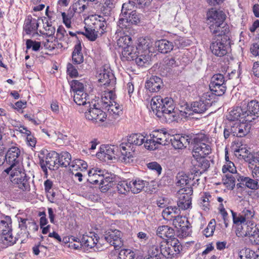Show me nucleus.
I'll return each mask as SVG.
<instances>
[{
  "mask_svg": "<svg viewBox=\"0 0 259 259\" xmlns=\"http://www.w3.org/2000/svg\"><path fill=\"white\" fill-rule=\"evenodd\" d=\"M151 106L157 117H164L167 122L176 120L178 117L177 110L175 109L174 100L171 98L163 99L160 96L152 98Z\"/></svg>",
  "mask_w": 259,
  "mask_h": 259,
  "instance_id": "1",
  "label": "nucleus"
},
{
  "mask_svg": "<svg viewBox=\"0 0 259 259\" xmlns=\"http://www.w3.org/2000/svg\"><path fill=\"white\" fill-rule=\"evenodd\" d=\"M207 15L210 31L217 37L216 38H224L226 35L230 37L229 27L225 22L226 15L223 11L212 9Z\"/></svg>",
  "mask_w": 259,
  "mask_h": 259,
  "instance_id": "2",
  "label": "nucleus"
},
{
  "mask_svg": "<svg viewBox=\"0 0 259 259\" xmlns=\"http://www.w3.org/2000/svg\"><path fill=\"white\" fill-rule=\"evenodd\" d=\"M145 137L141 134L131 135L127 139V141L122 142L119 145L121 155L119 160L125 164H130L134 161L133 153L135 151V146H140L144 143Z\"/></svg>",
  "mask_w": 259,
  "mask_h": 259,
  "instance_id": "3",
  "label": "nucleus"
},
{
  "mask_svg": "<svg viewBox=\"0 0 259 259\" xmlns=\"http://www.w3.org/2000/svg\"><path fill=\"white\" fill-rule=\"evenodd\" d=\"M208 143V138L203 134L194 136L191 140L193 145V155L197 158L205 157L211 152V148Z\"/></svg>",
  "mask_w": 259,
  "mask_h": 259,
  "instance_id": "4",
  "label": "nucleus"
},
{
  "mask_svg": "<svg viewBox=\"0 0 259 259\" xmlns=\"http://www.w3.org/2000/svg\"><path fill=\"white\" fill-rule=\"evenodd\" d=\"M88 108L84 113L87 119L92 121L93 123L100 124L106 119V113L99 108L95 103H89Z\"/></svg>",
  "mask_w": 259,
  "mask_h": 259,
  "instance_id": "5",
  "label": "nucleus"
},
{
  "mask_svg": "<svg viewBox=\"0 0 259 259\" xmlns=\"http://www.w3.org/2000/svg\"><path fill=\"white\" fill-rule=\"evenodd\" d=\"M212 42L210 49L212 54L218 57H223L228 53L230 45V37L226 36L222 38H215Z\"/></svg>",
  "mask_w": 259,
  "mask_h": 259,
  "instance_id": "6",
  "label": "nucleus"
},
{
  "mask_svg": "<svg viewBox=\"0 0 259 259\" xmlns=\"http://www.w3.org/2000/svg\"><path fill=\"white\" fill-rule=\"evenodd\" d=\"M20 150L15 146L10 148L5 154V159L7 163L10 166L5 170V171L9 174L12 170H16L17 168V165L19 164L20 160Z\"/></svg>",
  "mask_w": 259,
  "mask_h": 259,
  "instance_id": "7",
  "label": "nucleus"
},
{
  "mask_svg": "<svg viewBox=\"0 0 259 259\" xmlns=\"http://www.w3.org/2000/svg\"><path fill=\"white\" fill-rule=\"evenodd\" d=\"M118 22V26L125 31L128 32L132 24H137L140 22L141 15L136 11H132L127 15L122 16Z\"/></svg>",
  "mask_w": 259,
  "mask_h": 259,
  "instance_id": "8",
  "label": "nucleus"
},
{
  "mask_svg": "<svg viewBox=\"0 0 259 259\" xmlns=\"http://www.w3.org/2000/svg\"><path fill=\"white\" fill-rule=\"evenodd\" d=\"M210 91L214 93V95L221 96L223 95L226 91V85L223 75L217 74L211 78L209 84Z\"/></svg>",
  "mask_w": 259,
  "mask_h": 259,
  "instance_id": "9",
  "label": "nucleus"
},
{
  "mask_svg": "<svg viewBox=\"0 0 259 259\" xmlns=\"http://www.w3.org/2000/svg\"><path fill=\"white\" fill-rule=\"evenodd\" d=\"M11 177V181L17 184L19 189L23 191H29L30 185L26 174L20 170H12L9 173Z\"/></svg>",
  "mask_w": 259,
  "mask_h": 259,
  "instance_id": "10",
  "label": "nucleus"
},
{
  "mask_svg": "<svg viewBox=\"0 0 259 259\" xmlns=\"http://www.w3.org/2000/svg\"><path fill=\"white\" fill-rule=\"evenodd\" d=\"M122 233L118 230H109L103 237L100 239V241L103 240L106 241L111 245L114 246L116 250L120 248L123 245L122 239Z\"/></svg>",
  "mask_w": 259,
  "mask_h": 259,
  "instance_id": "11",
  "label": "nucleus"
},
{
  "mask_svg": "<svg viewBox=\"0 0 259 259\" xmlns=\"http://www.w3.org/2000/svg\"><path fill=\"white\" fill-rule=\"evenodd\" d=\"M58 153L55 151H51L48 153L46 157L45 160L39 157V164L43 171L47 174L49 168L51 170H54L55 167H59L58 162Z\"/></svg>",
  "mask_w": 259,
  "mask_h": 259,
  "instance_id": "12",
  "label": "nucleus"
},
{
  "mask_svg": "<svg viewBox=\"0 0 259 259\" xmlns=\"http://www.w3.org/2000/svg\"><path fill=\"white\" fill-rule=\"evenodd\" d=\"M188 189H181L179 191V193L181 195L179 197V200L177 202L178 208L182 210H186L189 208L191 205V195L193 193L192 188L187 187Z\"/></svg>",
  "mask_w": 259,
  "mask_h": 259,
  "instance_id": "13",
  "label": "nucleus"
},
{
  "mask_svg": "<svg viewBox=\"0 0 259 259\" xmlns=\"http://www.w3.org/2000/svg\"><path fill=\"white\" fill-rule=\"evenodd\" d=\"M98 81L101 83V85H104L114 89L116 82V78L111 70L107 68L101 69L98 76Z\"/></svg>",
  "mask_w": 259,
  "mask_h": 259,
  "instance_id": "14",
  "label": "nucleus"
},
{
  "mask_svg": "<svg viewBox=\"0 0 259 259\" xmlns=\"http://www.w3.org/2000/svg\"><path fill=\"white\" fill-rule=\"evenodd\" d=\"M115 146L114 145H103L100 147V151L96 154L101 160L107 161L115 158Z\"/></svg>",
  "mask_w": 259,
  "mask_h": 259,
  "instance_id": "15",
  "label": "nucleus"
},
{
  "mask_svg": "<svg viewBox=\"0 0 259 259\" xmlns=\"http://www.w3.org/2000/svg\"><path fill=\"white\" fill-rule=\"evenodd\" d=\"M249 122H236L232 125L233 136L243 137L247 135L250 132L251 125Z\"/></svg>",
  "mask_w": 259,
  "mask_h": 259,
  "instance_id": "16",
  "label": "nucleus"
},
{
  "mask_svg": "<svg viewBox=\"0 0 259 259\" xmlns=\"http://www.w3.org/2000/svg\"><path fill=\"white\" fill-rule=\"evenodd\" d=\"M246 111V108L244 109L239 107L234 108L230 112L228 119L230 120L234 121L241 118L243 119V121L250 122L251 119L249 118L250 117L247 116V114H245Z\"/></svg>",
  "mask_w": 259,
  "mask_h": 259,
  "instance_id": "17",
  "label": "nucleus"
},
{
  "mask_svg": "<svg viewBox=\"0 0 259 259\" xmlns=\"http://www.w3.org/2000/svg\"><path fill=\"white\" fill-rule=\"evenodd\" d=\"M246 112L247 116L249 117L250 122L259 117V101L253 100L249 102L246 108Z\"/></svg>",
  "mask_w": 259,
  "mask_h": 259,
  "instance_id": "18",
  "label": "nucleus"
},
{
  "mask_svg": "<svg viewBox=\"0 0 259 259\" xmlns=\"http://www.w3.org/2000/svg\"><path fill=\"white\" fill-rule=\"evenodd\" d=\"M192 138H190L189 136H180L176 135L170 139L172 146L175 149H182L186 147L187 145L191 143Z\"/></svg>",
  "mask_w": 259,
  "mask_h": 259,
  "instance_id": "19",
  "label": "nucleus"
},
{
  "mask_svg": "<svg viewBox=\"0 0 259 259\" xmlns=\"http://www.w3.org/2000/svg\"><path fill=\"white\" fill-rule=\"evenodd\" d=\"M164 87L162 79L158 76H152L146 82L145 87L150 92H157Z\"/></svg>",
  "mask_w": 259,
  "mask_h": 259,
  "instance_id": "20",
  "label": "nucleus"
},
{
  "mask_svg": "<svg viewBox=\"0 0 259 259\" xmlns=\"http://www.w3.org/2000/svg\"><path fill=\"white\" fill-rule=\"evenodd\" d=\"M210 166L209 160L204 158V157H200L199 160L196 161V163L194 165V168L192 169V174L195 176L201 175Z\"/></svg>",
  "mask_w": 259,
  "mask_h": 259,
  "instance_id": "21",
  "label": "nucleus"
},
{
  "mask_svg": "<svg viewBox=\"0 0 259 259\" xmlns=\"http://www.w3.org/2000/svg\"><path fill=\"white\" fill-rule=\"evenodd\" d=\"M90 236L83 235L81 240V243L82 244V246L90 248H92L95 246L98 247L99 245L101 244L100 239L99 241L98 236L95 234L90 233Z\"/></svg>",
  "mask_w": 259,
  "mask_h": 259,
  "instance_id": "22",
  "label": "nucleus"
},
{
  "mask_svg": "<svg viewBox=\"0 0 259 259\" xmlns=\"http://www.w3.org/2000/svg\"><path fill=\"white\" fill-rule=\"evenodd\" d=\"M211 106L210 103H205L201 99L198 101H195L191 104V105L187 107L190 111L197 114L203 113L208 107Z\"/></svg>",
  "mask_w": 259,
  "mask_h": 259,
  "instance_id": "23",
  "label": "nucleus"
},
{
  "mask_svg": "<svg viewBox=\"0 0 259 259\" xmlns=\"http://www.w3.org/2000/svg\"><path fill=\"white\" fill-rule=\"evenodd\" d=\"M130 191L133 194L140 193L146 186L148 185V182L143 180L137 178L129 182Z\"/></svg>",
  "mask_w": 259,
  "mask_h": 259,
  "instance_id": "24",
  "label": "nucleus"
},
{
  "mask_svg": "<svg viewBox=\"0 0 259 259\" xmlns=\"http://www.w3.org/2000/svg\"><path fill=\"white\" fill-rule=\"evenodd\" d=\"M150 136L155 139L159 145H166L170 141V135L163 130L154 131Z\"/></svg>",
  "mask_w": 259,
  "mask_h": 259,
  "instance_id": "25",
  "label": "nucleus"
},
{
  "mask_svg": "<svg viewBox=\"0 0 259 259\" xmlns=\"http://www.w3.org/2000/svg\"><path fill=\"white\" fill-rule=\"evenodd\" d=\"M113 88L107 89L104 91L101 98V102L103 104V107L107 108V107L114 102L116 98V95L113 91Z\"/></svg>",
  "mask_w": 259,
  "mask_h": 259,
  "instance_id": "26",
  "label": "nucleus"
},
{
  "mask_svg": "<svg viewBox=\"0 0 259 259\" xmlns=\"http://www.w3.org/2000/svg\"><path fill=\"white\" fill-rule=\"evenodd\" d=\"M88 181L92 184H99L103 176V171L98 168H93L88 172Z\"/></svg>",
  "mask_w": 259,
  "mask_h": 259,
  "instance_id": "27",
  "label": "nucleus"
},
{
  "mask_svg": "<svg viewBox=\"0 0 259 259\" xmlns=\"http://www.w3.org/2000/svg\"><path fill=\"white\" fill-rule=\"evenodd\" d=\"M155 47L159 52L166 54L172 50L174 45L166 39H160L155 42Z\"/></svg>",
  "mask_w": 259,
  "mask_h": 259,
  "instance_id": "28",
  "label": "nucleus"
},
{
  "mask_svg": "<svg viewBox=\"0 0 259 259\" xmlns=\"http://www.w3.org/2000/svg\"><path fill=\"white\" fill-rule=\"evenodd\" d=\"M191 181V178L188 176L183 172H179L176 177V184L178 186L183 187L182 189H188L187 187H191L189 185Z\"/></svg>",
  "mask_w": 259,
  "mask_h": 259,
  "instance_id": "29",
  "label": "nucleus"
},
{
  "mask_svg": "<svg viewBox=\"0 0 259 259\" xmlns=\"http://www.w3.org/2000/svg\"><path fill=\"white\" fill-rule=\"evenodd\" d=\"M81 45L79 40L75 45L72 53V60L74 64H79L83 62V56L81 53Z\"/></svg>",
  "mask_w": 259,
  "mask_h": 259,
  "instance_id": "30",
  "label": "nucleus"
},
{
  "mask_svg": "<svg viewBox=\"0 0 259 259\" xmlns=\"http://www.w3.org/2000/svg\"><path fill=\"white\" fill-rule=\"evenodd\" d=\"M156 234L161 238H171L175 235V231L172 228L168 226H161L157 228Z\"/></svg>",
  "mask_w": 259,
  "mask_h": 259,
  "instance_id": "31",
  "label": "nucleus"
},
{
  "mask_svg": "<svg viewBox=\"0 0 259 259\" xmlns=\"http://www.w3.org/2000/svg\"><path fill=\"white\" fill-rule=\"evenodd\" d=\"M253 224L251 222H249L247 223L238 225L236 230L237 236L240 237L248 236L250 229L252 228V225H253Z\"/></svg>",
  "mask_w": 259,
  "mask_h": 259,
  "instance_id": "32",
  "label": "nucleus"
},
{
  "mask_svg": "<svg viewBox=\"0 0 259 259\" xmlns=\"http://www.w3.org/2000/svg\"><path fill=\"white\" fill-rule=\"evenodd\" d=\"M71 156L69 153L67 151H62L58 153V166L66 167L68 166L71 165Z\"/></svg>",
  "mask_w": 259,
  "mask_h": 259,
  "instance_id": "33",
  "label": "nucleus"
},
{
  "mask_svg": "<svg viewBox=\"0 0 259 259\" xmlns=\"http://www.w3.org/2000/svg\"><path fill=\"white\" fill-rule=\"evenodd\" d=\"M248 237L252 245H259V226L254 223Z\"/></svg>",
  "mask_w": 259,
  "mask_h": 259,
  "instance_id": "34",
  "label": "nucleus"
},
{
  "mask_svg": "<svg viewBox=\"0 0 259 259\" xmlns=\"http://www.w3.org/2000/svg\"><path fill=\"white\" fill-rule=\"evenodd\" d=\"M89 97L88 94L84 91H79L77 93H74L73 99L74 102L78 105H89L90 102H87Z\"/></svg>",
  "mask_w": 259,
  "mask_h": 259,
  "instance_id": "35",
  "label": "nucleus"
},
{
  "mask_svg": "<svg viewBox=\"0 0 259 259\" xmlns=\"http://www.w3.org/2000/svg\"><path fill=\"white\" fill-rule=\"evenodd\" d=\"M77 33H81L84 35L90 40L95 41L99 34V31L98 30L97 27L88 26L85 27V32H80L77 31Z\"/></svg>",
  "mask_w": 259,
  "mask_h": 259,
  "instance_id": "36",
  "label": "nucleus"
},
{
  "mask_svg": "<svg viewBox=\"0 0 259 259\" xmlns=\"http://www.w3.org/2000/svg\"><path fill=\"white\" fill-rule=\"evenodd\" d=\"M179 209L176 206H168L165 208L162 212V215L164 219L167 220H171L172 218H175V215L174 214H179Z\"/></svg>",
  "mask_w": 259,
  "mask_h": 259,
  "instance_id": "37",
  "label": "nucleus"
},
{
  "mask_svg": "<svg viewBox=\"0 0 259 259\" xmlns=\"http://www.w3.org/2000/svg\"><path fill=\"white\" fill-rule=\"evenodd\" d=\"M148 257L146 259H162V251L161 246L153 245L151 246L148 251Z\"/></svg>",
  "mask_w": 259,
  "mask_h": 259,
  "instance_id": "38",
  "label": "nucleus"
},
{
  "mask_svg": "<svg viewBox=\"0 0 259 259\" xmlns=\"http://www.w3.org/2000/svg\"><path fill=\"white\" fill-rule=\"evenodd\" d=\"M239 259H256L258 255L248 248H244L238 251Z\"/></svg>",
  "mask_w": 259,
  "mask_h": 259,
  "instance_id": "39",
  "label": "nucleus"
},
{
  "mask_svg": "<svg viewBox=\"0 0 259 259\" xmlns=\"http://www.w3.org/2000/svg\"><path fill=\"white\" fill-rule=\"evenodd\" d=\"M238 180L239 181L242 182L243 185H245L246 187L250 189L256 190L258 188V182H257V180L256 179L255 180L249 177L241 176L239 177Z\"/></svg>",
  "mask_w": 259,
  "mask_h": 259,
  "instance_id": "40",
  "label": "nucleus"
},
{
  "mask_svg": "<svg viewBox=\"0 0 259 259\" xmlns=\"http://www.w3.org/2000/svg\"><path fill=\"white\" fill-rule=\"evenodd\" d=\"M172 245L169 241L161 245L162 255L166 258H171L174 256Z\"/></svg>",
  "mask_w": 259,
  "mask_h": 259,
  "instance_id": "41",
  "label": "nucleus"
},
{
  "mask_svg": "<svg viewBox=\"0 0 259 259\" xmlns=\"http://www.w3.org/2000/svg\"><path fill=\"white\" fill-rule=\"evenodd\" d=\"M2 243L5 246H11L16 242V238L12 235V232L2 234L1 238Z\"/></svg>",
  "mask_w": 259,
  "mask_h": 259,
  "instance_id": "42",
  "label": "nucleus"
},
{
  "mask_svg": "<svg viewBox=\"0 0 259 259\" xmlns=\"http://www.w3.org/2000/svg\"><path fill=\"white\" fill-rule=\"evenodd\" d=\"M102 178V181L99 183L100 189L102 192H106L112 187L113 178L110 177H104V175Z\"/></svg>",
  "mask_w": 259,
  "mask_h": 259,
  "instance_id": "43",
  "label": "nucleus"
},
{
  "mask_svg": "<svg viewBox=\"0 0 259 259\" xmlns=\"http://www.w3.org/2000/svg\"><path fill=\"white\" fill-rule=\"evenodd\" d=\"M6 220L0 221V233H7L9 232H12L11 221L10 218L7 217Z\"/></svg>",
  "mask_w": 259,
  "mask_h": 259,
  "instance_id": "44",
  "label": "nucleus"
},
{
  "mask_svg": "<svg viewBox=\"0 0 259 259\" xmlns=\"http://www.w3.org/2000/svg\"><path fill=\"white\" fill-rule=\"evenodd\" d=\"M38 26V23L36 19H28L25 25L24 29L27 34H30L32 31L36 30Z\"/></svg>",
  "mask_w": 259,
  "mask_h": 259,
  "instance_id": "45",
  "label": "nucleus"
},
{
  "mask_svg": "<svg viewBox=\"0 0 259 259\" xmlns=\"http://www.w3.org/2000/svg\"><path fill=\"white\" fill-rule=\"evenodd\" d=\"M127 181H121L119 182L116 186L117 191L121 194L126 195L130 191V185Z\"/></svg>",
  "mask_w": 259,
  "mask_h": 259,
  "instance_id": "46",
  "label": "nucleus"
},
{
  "mask_svg": "<svg viewBox=\"0 0 259 259\" xmlns=\"http://www.w3.org/2000/svg\"><path fill=\"white\" fill-rule=\"evenodd\" d=\"M136 4L134 1L130 0L128 3L122 5L120 16L127 15L130 12L134 11L133 9Z\"/></svg>",
  "mask_w": 259,
  "mask_h": 259,
  "instance_id": "47",
  "label": "nucleus"
},
{
  "mask_svg": "<svg viewBox=\"0 0 259 259\" xmlns=\"http://www.w3.org/2000/svg\"><path fill=\"white\" fill-rule=\"evenodd\" d=\"M175 217L172 221V224L175 227L178 229L182 227V225H187L189 224V221L185 217L180 216L179 214Z\"/></svg>",
  "mask_w": 259,
  "mask_h": 259,
  "instance_id": "48",
  "label": "nucleus"
},
{
  "mask_svg": "<svg viewBox=\"0 0 259 259\" xmlns=\"http://www.w3.org/2000/svg\"><path fill=\"white\" fill-rule=\"evenodd\" d=\"M245 161L249 164L253 165L255 164L259 163V155L257 153H249L242 156Z\"/></svg>",
  "mask_w": 259,
  "mask_h": 259,
  "instance_id": "49",
  "label": "nucleus"
},
{
  "mask_svg": "<svg viewBox=\"0 0 259 259\" xmlns=\"http://www.w3.org/2000/svg\"><path fill=\"white\" fill-rule=\"evenodd\" d=\"M211 197L208 193H205L204 195L201 197L200 206L205 211L209 209L210 204L209 199Z\"/></svg>",
  "mask_w": 259,
  "mask_h": 259,
  "instance_id": "50",
  "label": "nucleus"
},
{
  "mask_svg": "<svg viewBox=\"0 0 259 259\" xmlns=\"http://www.w3.org/2000/svg\"><path fill=\"white\" fill-rule=\"evenodd\" d=\"M71 88L73 93H77L79 91H84V87L83 82L77 80H73L71 82Z\"/></svg>",
  "mask_w": 259,
  "mask_h": 259,
  "instance_id": "51",
  "label": "nucleus"
},
{
  "mask_svg": "<svg viewBox=\"0 0 259 259\" xmlns=\"http://www.w3.org/2000/svg\"><path fill=\"white\" fill-rule=\"evenodd\" d=\"M132 44V38L127 35L120 37L117 40V45L122 49L125 47L130 46Z\"/></svg>",
  "mask_w": 259,
  "mask_h": 259,
  "instance_id": "52",
  "label": "nucleus"
},
{
  "mask_svg": "<svg viewBox=\"0 0 259 259\" xmlns=\"http://www.w3.org/2000/svg\"><path fill=\"white\" fill-rule=\"evenodd\" d=\"M134 47L131 45L123 48L122 51V55L123 57H125L126 59H134L136 57L133 52Z\"/></svg>",
  "mask_w": 259,
  "mask_h": 259,
  "instance_id": "53",
  "label": "nucleus"
},
{
  "mask_svg": "<svg viewBox=\"0 0 259 259\" xmlns=\"http://www.w3.org/2000/svg\"><path fill=\"white\" fill-rule=\"evenodd\" d=\"M215 221L214 219H212L209 222L207 227L204 230V235L206 237H209L213 235L215 230Z\"/></svg>",
  "mask_w": 259,
  "mask_h": 259,
  "instance_id": "54",
  "label": "nucleus"
},
{
  "mask_svg": "<svg viewBox=\"0 0 259 259\" xmlns=\"http://www.w3.org/2000/svg\"><path fill=\"white\" fill-rule=\"evenodd\" d=\"M159 145L158 142L154 138L147 140L144 142L145 147L150 150H154L157 149Z\"/></svg>",
  "mask_w": 259,
  "mask_h": 259,
  "instance_id": "55",
  "label": "nucleus"
},
{
  "mask_svg": "<svg viewBox=\"0 0 259 259\" xmlns=\"http://www.w3.org/2000/svg\"><path fill=\"white\" fill-rule=\"evenodd\" d=\"M149 43L148 41L145 38H140L139 40L137 50H139V51H141L142 52L146 53L147 51H149Z\"/></svg>",
  "mask_w": 259,
  "mask_h": 259,
  "instance_id": "56",
  "label": "nucleus"
},
{
  "mask_svg": "<svg viewBox=\"0 0 259 259\" xmlns=\"http://www.w3.org/2000/svg\"><path fill=\"white\" fill-rule=\"evenodd\" d=\"M107 109L109 112L115 114H118L122 110L121 107L115 101L110 104Z\"/></svg>",
  "mask_w": 259,
  "mask_h": 259,
  "instance_id": "57",
  "label": "nucleus"
},
{
  "mask_svg": "<svg viewBox=\"0 0 259 259\" xmlns=\"http://www.w3.org/2000/svg\"><path fill=\"white\" fill-rule=\"evenodd\" d=\"M27 49L32 48L34 51H37L40 48V42L27 39L26 42Z\"/></svg>",
  "mask_w": 259,
  "mask_h": 259,
  "instance_id": "58",
  "label": "nucleus"
},
{
  "mask_svg": "<svg viewBox=\"0 0 259 259\" xmlns=\"http://www.w3.org/2000/svg\"><path fill=\"white\" fill-rule=\"evenodd\" d=\"M222 171L224 173L229 171L230 173L234 174L236 172V169L234 163L230 161H228L223 166Z\"/></svg>",
  "mask_w": 259,
  "mask_h": 259,
  "instance_id": "59",
  "label": "nucleus"
},
{
  "mask_svg": "<svg viewBox=\"0 0 259 259\" xmlns=\"http://www.w3.org/2000/svg\"><path fill=\"white\" fill-rule=\"evenodd\" d=\"M133 252L129 250H121L118 254V259H133Z\"/></svg>",
  "mask_w": 259,
  "mask_h": 259,
  "instance_id": "60",
  "label": "nucleus"
},
{
  "mask_svg": "<svg viewBox=\"0 0 259 259\" xmlns=\"http://www.w3.org/2000/svg\"><path fill=\"white\" fill-rule=\"evenodd\" d=\"M61 15L62 16L63 22L64 24L65 25V26L67 28H70L71 27V20L73 17V14L71 13H68L67 14H66L65 12H62Z\"/></svg>",
  "mask_w": 259,
  "mask_h": 259,
  "instance_id": "61",
  "label": "nucleus"
},
{
  "mask_svg": "<svg viewBox=\"0 0 259 259\" xmlns=\"http://www.w3.org/2000/svg\"><path fill=\"white\" fill-rule=\"evenodd\" d=\"M75 165H76V167L79 168L81 170H85L88 167L87 162L80 159H77L73 161L72 162L71 166H72V168H75Z\"/></svg>",
  "mask_w": 259,
  "mask_h": 259,
  "instance_id": "62",
  "label": "nucleus"
},
{
  "mask_svg": "<svg viewBox=\"0 0 259 259\" xmlns=\"http://www.w3.org/2000/svg\"><path fill=\"white\" fill-rule=\"evenodd\" d=\"M170 243L172 245V249L174 252V254L176 255L180 253V251L182 250V246L179 242L178 240L175 239L169 241Z\"/></svg>",
  "mask_w": 259,
  "mask_h": 259,
  "instance_id": "63",
  "label": "nucleus"
},
{
  "mask_svg": "<svg viewBox=\"0 0 259 259\" xmlns=\"http://www.w3.org/2000/svg\"><path fill=\"white\" fill-rule=\"evenodd\" d=\"M147 166L150 169L155 170L158 175L160 174L161 172V166L157 162L154 161L148 163Z\"/></svg>",
  "mask_w": 259,
  "mask_h": 259,
  "instance_id": "64",
  "label": "nucleus"
}]
</instances>
